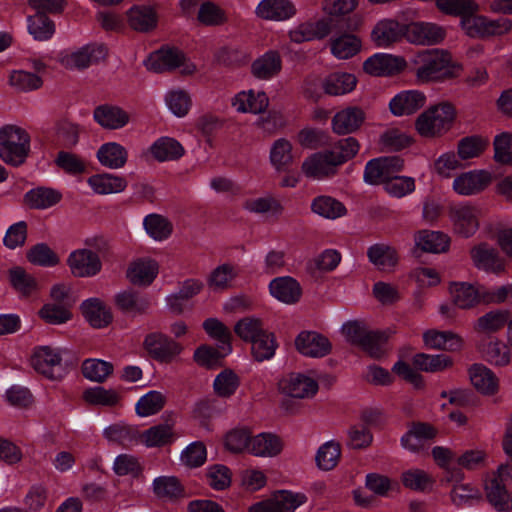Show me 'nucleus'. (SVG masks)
Returning a JSON list of instances; mask_svg holds the SVG:
<instances>
[{
  "label": "nucleus",
  "instance_id": "obj_1",
  "mask_svg": "<svg viewBox=\"0 0 512 512\" xmlns=\"http://www.w3.org/2000/svg\"><path fill=\"white\" fill-rule=\"evenodd\" d=\"M359 143L353 137L339 140L328 149L312 153L301 165L302 173L310 179L323 180L336 174L337 168L353 158Z\"/></svg>",
  "mask_w": 512,
  "mask_h": 512
},
{
  "label": "nucleus",
  "instance_id": "obj_2",
  "mask_svg": "<svg viewBox=\"0 0 512 512\" xmlns=\"http://www.w3.org/2000/svg\"><path fill=\"white\" fill-rule=\"evenodd\" d=\"M410 63L417 81L421 84L457 78L463 71V66L443 49L423 50L415 54Z\"/></svg>",
  "mask_w": 512,
  "mask_h": 512
},
{
  "label": "nucleus",
  "instance_id": "obj_3",
  "mask_svg": "<svg viewBox=\"0 0 512 512\" xmlns=\"http://www.w3.org/2000/svg\"><path fill=\"white\" fill-rule=\"evenodd\" d=\"M31 151L28 131L16 124L0 128V159L7 165L19 167L24 164Z\"/></svg>",
  "mask_w": 512,
  "mask_h": 512
},
{
  "label": "nucleus",
  "instance_id": "obj_4",
  "mask_svg": "<svg viewBox=\"0 0 512 512\" xmlns=\"http://www.w3.org/2000/svg\"><path fill=\"white\" fill-rule=\"evenodd\" d=\"M456 118L455 107L449 102H440L424 110L415 120L416 132L423 138L435 139L446 134Z\"/></svg>",
  "mask_w": 512,
  "mask_h": 512
},
{
  "label": "nucleus",
  "instance_id": "obj_5",
  "mask_svg": "<svg viewBox=\"0 0 512 512\" xmlns=\"http://www.w3.org/2000/svg\"><path fill=\"white\" fill-rule=\"evenodd\" d=\"M478 12L479 10L466 11L460 19V27L468 37L487 39L503 36L512 30V21L509 18H490Z\"/></svg>",
  "mask_w": 512,
  "mask_h": 512
},
{
  "label": "nucleus",
  "instance_id": "obj_6",
  "mask_svg": "<svg viewBox=\"0 0 512 512\" xmlns=\"http://www.w3.org/2000/svg\"><path fill=\"white\" fill-rule=\"evenodd\" d=\"M512 484V466L500 465L496 471L488 473L484 479V491L488 502L499 512L512 510V494L508 487Z\"/></svg>",
  "mask_w": 512,
  "mask_h": 512
},
{
  "label": "nucleus",
  "instance_id": "obj_7",
  "mask_svg": "<svg viewBox=\"0 0 512 512\" xmlns=\"http://www.w3.org/2000/svg\"><path fill=\"white\" fill-rule=\"evenodd\" d=\"M145 65L154 72L178 69L183 75H192L197 70L196 65L181 50L173 47H163L151 53Z\"/></svg>",
  "mask_w": 512,
  "mask_h": 512
},
{
  "label": "nucleus",
  "instance_id": "obj_8",
  "mask_svg": "<svg viewBox=\"0 0 512 512\" xmlns=\"http://www.w3.org/2000/svg\"><path fill=\"white\" fill-rule=\"evenodd\" d=\"M481 214V208L470 202L453 206L449 211L452 231L463 238L472 237L479 229Z\"/></svg>",
  "mask_w": 512,
  "mask_h": 512
},
{
  "label": "nucleus",
  "instance_id": "obj_9",
  "mask_svg": "<svg viewBox=\"0 0 512 512\" xmlns=\"http://www.w3.org/2000/svg\"><path fill=\"white\" fill-rule=\"evenodd\" d=\"M65 349L54 346L36 347L31 355L30 363L35 371L49 379H58L62 375V362Z\"/></svg>",
  "mask_w": 512,
  "mask_h": 512
},
{
  "label": "nucleus",
  "instance_id": "obj_10",
  "mask_svg": "<svg viewBox=\"0 0 512 512\" xmlns=\"http://www.w3.org/2000/svg\"><path fill=\"white\" fill-rule=\"evenodd\" d=\"M106 56L107 49L104 45L91 43L65 51L60 56V63L69 70H84L104 60Z\"/></svg>",
  "mask_w": 512,
  "mask_h": 512
},
{
  "label": "nucleus",
  "instance_id": "obj_11",
  "mask_svg": "<svg viewBox=\"0 0 512 512\" xmlns=\"http://www.w3.org/2000/svg\"><path fill=\"white\" fill-rule=\"evenodd\" d=\"M494 180L488 169H473L457 174L452 181V190L459 196H474L486 190Z\"/></svg>",
  "mask_w": 512,
  "mask_h": 512
},
{
  "label": "nucleus",
  "instance_id": "obj_12",
  "mask_svg": "<svg viewBox=\"0 0 512 512\" xmlns=\"http://www.w3.org/2000/svg\"><path fill=\"white\" fill-rule=\"evenodd\" d=\"M278 388L287 397L309 399L317 394L319 385L310 374L294 372L284 376L279 381Z\"/></svg>",
  "mask_w": 512,
  "mask_h": 512
},
{
  "label": "nucleus",
  "instance_id": "obj_13",
  "mask_svg": "<svg viewBox=\"0 0 512 512\" xmlns=\"http://www.w3.org/2000/svg\"><path fill=\"white\" fill-rule=\"evenodd\" d=\"M66 262L71 274L78 278L94 277L102 269L99 255L87 248L73 250Z\"/></svg>",
  "mask_w": 512,
  "mask_h": 512
},
{
  "label": "nucleus",
  "instance_id": "obj_14",
  "mask_svg": "<svg viewBox=\"0 0 512 512\" xmlns=\"http://www.w3.org/2000/svg\"><path fill=\"white\" fill-rule=\"evenodd\" d=\"M293 0H260L254 9L255 16L262 21L286 22L297 15Z\"/></svg>",
  "mask_w": 512,
  "mask_h": 512
},
{
  "label": "nucleus",
  "instance_id": "obj_15",
  "mask_svg": "<svg viewBox=\"0 0 512 512\" xmlns=\"http://www.w3.org/2000/svg\"><path fill=\"white\" fill-rule=\"evenodd\" d=\"M403 168V161L398 156L380 157L370 160L365 167L364 181L368 184L383 185Z\"/></svg>",
  "mask_w": 512,
  "mask_h": 512
},
{
  "label": "nucleus",
  "instance_id": "obj_16",
  "mask_svg": "<svg viewBox=\"0 0 512 512\" xmlns=\"http://www.w3.org/2000/svg\"><path fill=\"white\" fill-rule=\"evenodd\" d=\"M407 66L406 60L389 53H375L363 63L365 73L372 76H392L401 73Z\"/></svg>",
  "mask_w": 512,
  "mask_h": 512
},
{
  "label": "nucleus",
  "instance_id": "obj_17",
  "mask_svg": "<svg viewBox=\"0 0 512 512\" xmlns=\"http://www.w3.org/2000/svg\"><path fill=\"white\" fill-rule=\"evenodd\" d=\"M448 293L452 304L460 310H470L483 303L482 287L473 283L452 281Z\"/></svg>",
  "mask_w": 512,
  "mask_h": 512
},
{
  "label": "nucleus",
  "instance_id": "obj_18",
  "mask_svg": "<svg viewBox=\"0 0 512 512\" xmlns=\"http://www.w3.org/2000/svg\"><path fill=\"white\" fill-rule=\"evenodd\" d=\"M159 263L149 256H142L133 259L127 268L126 277L128 281L138 287H147L157 278Z\"/></svg>",
  "mask_w": 512,
  "mask_h": 512
},
{
  "label": "nucleus",
  "instance_id": "obj_19",
  "mask_svg": "<svg viewBox=\"0 0 512 512\" xmlns=\"http://www.w3.org/2000/svg\"><path fill=\"white\" fill-rule=\"evenodd\" d=\"M422 341L426 348L448 352H459L464 348L463 337L451 330L426 329L422 333Z\"/></svg>",
  "mask_w": 512,
  "mask_h": 512
},
{
  "label": "nucleus",
  "instance_id": "obj_20",
  "mask_svg": "<svg viewBox=\"0 0 512 512\" xmlns=\"http://www.w3.org/2000/svg\"><path fill=\"white\" fill-rule=\"evenodd\" d=\"M127 25L134 31L149 33L158 26V12L156 5L135 4L125 13Z\"/></svg>",
  "mask_w": 512,
  "mask_h": 512
},
{
  "label": "nucleus",
  "instance_id": "obj_21",
  "mask_svg": "<svg viewBox=\"0 0 512 512\" xmlns=\"http://www.w3.org/2000/svg\"><path fill=\"white\" fill-rule=\"evenodd\" d=\"M231 106L242 114H262L269 106V97L263 90L246 89L231 98Z\"/></svg>",
  "mask_w": 512,
  "mask_h": 512
},
{
  "label": "nucleus",
  "instance_id": "obj_22",
  "mask_svg": "<svg viewBox=\"0 0 512 512\" xmlns=\"http://www.w3.org/2000/svg\"><path fill=\"white\" fill-rule=\"evenodd\" d=\"M297 351L311 358H322L331 352L332 345L327 337L315 331H302L295 339Z\"/></svg>",
  "mask_w": 512,
  "mask_h": 512
},
{
  "label": "nucleus",
  "instance_id": "obj_23",
  "mask_svg": "<svg viewBox=\"0 0 512 512\" xmlns=\"http://www.w3.org/2000/svg\"><path fill=\"white\" fill-rule=\"evenodd\" d=\"M407 40L416 45H434L445 38V29L432 22H412L406 26Z\"/></svg>",
  "mask_w": 512,
  "mask_h": 512
},
{
  "label": "nucleus",
  "instance_id": "obj_24",
  "mask_svg": "<svg viewBox=\"0 0 512 512\" xmlns=\"http://www.w3.org/2000/svg\"><path fill=\"white\" fill-rule=\"evenodd\" d=\"M144 347L153 358L161 362L172 361L182 351L179 343L161 333L147 335Z\"/></svg>",
  "mask_w": 512,
  "mask_h": 512
},
{
  "label": "nucleus",
  "instance_id": "obj_25",
  "mask_svg": "<svg viewBox=\"0 0 512 512\" xmlns=\"http://www.w3.org/2000/svg\"><path fill=\"white\" fill-rule=\"evenodd\" d=\"M426 95L419 90H403L389 101V110L396 117L410 116L426 104Z\"/></svg>",
  "mask_w": 512,
  "mask_h": 512
},
{
  "label": "nucleus",
  "instance_id": "obj_26",
  "mask_svg": "<svg viewBox=\"0 0 512 512\" xmlns=\"http://www.w3.org/2000/svg\"><path fill=\"white\" fill-rule=\"evenodd\" d=\"M282 67L280 53L277 50H268L252 61L250 72L258 80L269 81L281 73Z\"/></svg>",
  "mask_w": 512,
  "mask_h": 512
},
{
  "label": "nucleus",
  "instance_id": "obj_27",
  "mask_svg": "<svg viewBox=\"0 0 512 512\" xmlns=\"http://www.w3.org/2000/svg\"><path fill=\"white\" fill-rule=\"evenodd\" d=\"M482 357L494 366H507L512 359V348L497 337H488L478 344Z\"/></svg>",
  "mask_w": 512,
  "mask_h": 512
},
{
  "label": "nucleus",
  "instance_id": "obj_28",
  "mask_svg": "<svg viewBox=\"0 0 512 512\" xmlns=\"http://www.w3.org/2000/svg\"><path fill=\"white\" fill-rule=\"evenodd\" d=\"M81 313L89 325L95 329L106 328L112 323L111 309L99 298L84 300L80 305Z\"/></svg>",
  "mask_w": 512,
  "mask_h": 512
},
{
  "label": "nucleus",
  "instance_id": "obj_29",
  "mask_svg": "<svg viewBox=\"0 0 512 512\" xmlns=\"http://www.w3.org/2000/svg\"><path fill=\"white\" fill-rule=\"evenodd\" d=\"M366 118L365 112L358 106H348L338 111L332 118L333 131L339 135L350 134L358 130Z\"/></svg>",
  "mask_w": 512,
  "mask_h": 512
},
{
  "label": "nucleus",
  "instance_id": "obj_30",
  "mask_svg": "<svg viewBox=\"0 0 512 512\" xmlns=\"http://www.w3.org/2000/svg\"><path fill=\"white\" fill-rule=\"evenodd\" d=\"M63 198L59 189L48 186H37L28 190L23 196L24 204L30 209L47 210L58 205Z\"/></svg>",
  "mask_w": 512,
  "mask_h": 512
},
{
  "label": "nucleus",
  "instance_id": "obj_31",
  "mask_svg": "<svg viewBox=\"0 0 512 512\" xmlns=\"http://www.w3.org/2000/svg\"><path fill=\"white\" fill-rule=\"evenodd\" d=\"M471 258L474 265L481 270L496 275L506 270V262L498 252L487 244H480L471 250Z\"/></svg>",
  "mask_w": 512,
  "mask_h": 512
},
{
  "label": "nucleus",
  "instance_id": "obj_32",
  "mask_svg": "<svg viewBox=\"0 0 512 512\" xmlns=\"http://www.w3.org/2000/svg\"><path fill=\"white\" fill-rule=\"evenodd\" d=\"M284 442L281 437L271 432L252 435L249 454L260 458H274L282 453Z\"/></svg>",
  "mask_w": 512,
  "mask_h": 512
},
{
  "label": "nucleus",
  "instance_id": "obj_33",
  "mask_svg": "<svg viewBox=\"0 0 512 512\" xmlns=\"http://www.w3.org/2000/svg\"><path fill=\"white\" fill-rule=\"evenodd\" d=\"M93 118L97 124L108 130L121 129L130 121V116L124 109L107 104L96 107Z\"/></svg>",
  "mask_w": 512,
  "mask_h": 512
},
{
  "label": "nucleus",
  "instance_id": "obj_34",
  "mask_svg": "<svg viewBox=\"0 0 512 512\" xmlns=\"http://www.w3.org/2000/svg\"><path fill=\"white\" fill-rule=\"evenodd\" d=\"M473 387L486 396L495 395L499 389V380L495 373L483 364H474L468 370Z\"/></svg>",
  "mask_w": 512,
  "mask_h": 512
},
{
  "label": "nucleus",
  "instance_id": "obj_35",
  "mask_svg": "<svg viewBox=\"0 0 512 512\" xmlns=\"http://www.w3.org/2000/svg\"><path fill=\"white\" fill-rule=\"evenodd\" d=\"M296 159L293 144L286 138L276 139L269 149V162L276 172H287Z\"/></svg>",
  "mask_w": 512,
  "mask_h": 512
},
{
  "label": "nucleus",
  "instance_id": "obj_36",
  "mask_svg": "<svg viewBox=\"0 0 512 512\" xmlns=\"http://www.w3.org/2000/svg\"><path fill=\"white\" fill-rule=\"evenodd\" d=\"M242 208L251 214H267L280 216L284 211L282 203L270 193L247 197L242 202Z\"/></svg>",
  "mask_w": 512,
  "mask_h": 512
},
{
  "label": "nucleus",
  "instance_id": "obj_37",
  "mask_svg": "<svg viewBox=\"0 0 512 512\" xmlns=\"http://www.w3.org/2000/svg\"><path fill=\"white\" fill-rule=\"evenodd\" d=\"M96 158L103 167L118 170L126 165L128 161V151L118 142H106L97 150Z\"/></svg>",
  "mask_w": 512,
  "mask_h": 512
},
{
  "label": "nucleus",
  "instance_id": "obj_38",
  "mask_svg": "<svg viewBox=\"0 0 512 512\" xmlns=\"http://www.w3.org/2000/svg\"><path fill=\"white\" fill-rule=\"evenodd\" d=\"M87 184L97 195L118 194L127 188V181L123 176L107 172L90 176Z\"/></svg>",
  "mask_w": 512,
  "mask_h": 512
},
{
  "label": "nucleus",
  "instance_id": "obj_39",
  "mask_svg": "<svg viewBox=\"0 0 512 512\" xmlns=\"http://www.w3.org/2000/svg\"><path fill=\"white\" fill-rule=\"evenodd\" d=\"M403 34L400 23L393 19H382L371 31V40L378 48H388Z\"/></svg>",
  "mask_w": 512,
  "mask_h": 512
},
{
  "label": "nucleus",
  "instance_id": "obj_40",
  "mask_svg": "<svg viewBox=\"0 0 512 512\" xmlns=\"http://www.w3.org/2000/svg\"><path fill=\"white\" fill-rule=\"evenodd\" d=\"M357 77L348 72H333L322 80L323 91L330 96H342L351 93L357 85Z\"/></svg>",
  "mask_w": 512,
  "mask_h": 512
},
{
  "label": "nucleus",
  "instance_id": "obj_41",
  "mask_svg": "<svg viewBox=\"0 0 512 512\" xmlns=\"http://www.w3.org/2000/svg\"><path fill=\"white\" fill-rule=\"evenodd\" d=\"M272 297L285 304H293L300 299L301 287L290 276H282L273 279L269 284Z\"/></svg>",
  "mask_w": 512,
  "mask_h": 512
},
{
  "label": "nucleus",
  "instance_id": "obj_42",
  "mask_svg": "<svg viewBox=\"0 0 512 512\" xmlns=\"http://www.w3.org/2000/svg\"><path fill=\"white\" fill-rule=\"evenodd\" d=\"M435 435L436 430L431 425L417 423L412 425L402 436L401 445L404 449L416 453L422 450Z\"/></svg>",
  "mask_w": 512,
  "mask_h": 512
},
{
  "label": "nucleus",
  "instance_id": "obj_43",
  "mask_svg": "<svg viewBox=\"0 0 512 512\" xmlns=\"http://www.w3.org/2000/svg\"><path fill=\"white\" fill-rule=\"evenodd\" d=\"M330 25L325 20L310 21L299 24L289 31L292 42L302 43L316 39H322L329 34Z\"/></svg>",
  "mask_w": 512,
  "mask_h": 512
},
{
  "label": "nucleus",
  "instance_id": "obj_44",
  "mask_svg": "<svg viewBox=\"0 0 512 512\" xmlns=\"http://www.w3.org/2000/svg\"><path fill=\"white\" fill-rule=\"evenodd\" d=\"M362 48L360 38L352 33L334 35L330 40L331 54L340 60H346L357 55Z\"/></svg>",
  "mask_w": 512,
  "mask_h": 512
},
{
  "label": "nucleus",
  "instance_id": "obj_45",
  "mask_svg": "<svg viewBox=\"0 0 512 512\" xmlns=\"http://www.w3.org/2000/svg\"><path fill=\"white\" fill-rule=\"evenodd\" d=\"M149 152L155 160L166 162L180 159L184 155L185 149L176 139L163 136L152 143Z\"/></svg>",
  "mask_w": 512,
  "mask_h": 512
},
{
  "label": "nucleus",
  "instance_id": "obj_46",
  "mask_svg": "<svg viewBox=\"0 0 512 512\" xmlns=\"http://www.w3.org/2000/svg\"><path fill=\"white\" fill-rule=\"evenodd\" d=\"M252 430L246 426H236L223 435V446L232 454L249 453Z\"/></svg>",
  "mask_w": 512,
  "mask_h": 512
},
{
  "label": "nucleus",
  "instance_id": "obj_47",
  "mask_svg": "<svg viewBox=\"0 0 512 512\" xmlns=\"http://www.w3.org/2000/svg\"><path fill=\"white\" fill-rule=\"evenodd\" d=\"M367 255L369 261L378 270L384 272L393 271L399 260L396 250L384 243H377L369 247Z\"/></svg>",
  "mask_w": 512,
  "mask_h": 512
},
{
  "label": "nucleus",
  "instance_id": "obj_48",
  "mask_svg": "<svg viewBox=\"0 0 512 512\" xmlns=\"http://www.w3.org/2000/svg\"><path fill=\"white\" fill-rule=\"evenodd\" d=\"M453 359L446 354L417 353L412 358V365L426 373H440L453 366Z\"/></svg>",
  "mask_w": 512,
  "mask_h": 512
},
{
  "label": "nucleus",
  "instance_id": "obj_49",
  "mask_svg": "<svg viewBox=\"0 0 512 512\" xmlns=\"http://www.w3.org/2000/svg\"><path fill=\"white\" fill-rule=\"evenodd\" d=\"M164 103L167 110L177 118L187 116L192 108L193 100L191 94L181 88H172L165 92Z\"/></svg>",
  "mask_w": 512,
  "mask_h": 512
},
{
  "label": "nucleus",
  "instance_id": "obj_50",
  "mask_svg": "<svg viewBox=\"0 0 512 512\" xmlns=\"http://www.w3.org/2000/svg\"><path fill=\"white\" fill-rule=\"evenodd\" d=\"M239 269L230 263H223L214 268L207 277L208 287L213 291H226L233 287Z\"/></svg>",
  "mask_w": 512,
  "mask_h": 512
},
{
  "label": "nucleus",
  "instance_id": "obj_51",
  "mask_svg": "<svg viewBox=\"0 0 512 512\" xmlns=\"http://www.w3.org/2000/svg\"><path fill=\"white\" fill-rule=\"evenodd\" d=\"M509 320L508 310L494 309L478 317L473 324V329L477 333L492 334L507 326Z\"/></svg>",
  "mask_w": 512,
  "mask_h": 512
},
{
  "label": "nucleus",
  "instance_id": "obj_52",
  "mask_svg": "<svg viewBox=\"0 0 512 512\" xmlns=\"http://www.w3.org/2000/svg\"><path fill=\"white\" fill-rule=\"evenodd\" d=\"M416 247L424 252L442 253L448 250L450 238L439 231L422 230L415 234Z\"/></svg>",
  "mask_w": 512,
  "mask_h": 512
},
{
  "label": "nucleus",
  "instance_id": "obj_53",
  "mask_svg": "<svg viewBox=\"0 0 512 512\" xmlns=\"http://www.w3.org/2000/svg\"><path fill=\"white\" fill-rule=\"evenodd\" d=\"M342 448L339 442L329 440L319 446L315 454V464L321 471L335 469L341 459Z\"/></svg>",
  "mask_w": 512,
  "mask_h": 512
},
{
  "label": "nucleus",
  "instance_id": "obj_54",
  "mask_svg": "<svg viewBox=\"0 0 512 512\" xmlns=\"http://www.w3.org/2000/svg\"><path fill=\"white\" fill-rule=\"evenodd\" d=\"M114 304L119 310L131 315L141 314L148 308L147 299L132 289L117 292L114 295Z\"/></svg>",
  "mask_w": 512,
  "mask_h": 512
},
{
  "label": "nucleus",
  "instance_id": "obj_55",
  "mask_svg": "<svg viewBox=\"0 0 512 512\" xmlns=\"http://www.w3.org/2000/svg\"><path fill=\"white\" fill-rule=\"evenodd\" d=\"M240 377L232 369L226 368L216 375L213 380V392L221 399L231 398L240 387Z\"/></svg>",
  "mask_w": 512,
  "mask_h": 512
},
{
  "label": "nucleus",
  "instance_id": "obj_56",
  "mask_svg": "<svg viewBox=\"0 0 512 512\" xmlns=\"http://www.w3.org/2000/svg\"><path fill=\"white\" fill-rule=\"evenodd\" d=\"M84 401L93 406L116 407L120 404V393L112 388L95 386L83 392Z\"/></svg>",
  "mask_w": 512,
  "mask_h": 512
},
{
  "label": "nucleus",
  "instance_id": "obj_57",
  "mask_svg": "<svg viewBox=\"0 0 512 512\" xmlns=\"http://www.w3.org/2000/svg\"><path fill=\"white\" fill-rule=\"evenodd\" d=\"M7 81L13 90L21 93L38 90L43 85V80L39 75L21 69L10 71Z\"/></svg>",
  "mask_w": 512,
  "mask_h": 512
},
{
  "label": "nucleus",
  "instance_id": "obj_58",
  "mask_svg": "<svg viewBox=\"0 0 512 512\" xmlns=\"http://www.w3.org/2000/svg\"><path fill=\"white\" fill-rule=\"evenodd\" d=\"M138 438L143 445L152 448L172 443L175 436L171 425L159 424L139 433Z\"/></svg>",
  "mask_w": 512,
  "mask_h": 512
},
{
  "label": "nucleus",
  "instance_id": "obj_59",
  "mask_svg": "<svg viewBox=\"0 0 512 512\" xmlns=\"http://www.w3.org/2000/svg\"><path fill=\"white\" fill-rule=\"evenodd\" d=\"M143 228L154 241H164L173 231L171 222L164 216L156 213L149 214L143 219Z\"/></svg>",
  "mask_w": 512,
  "mask_h": 512
},
{
  "label": "nucleus",
  "instance_id": "obj_60",
  "mask_svg": "<svg viewBox=\"0 0 512 512\" xmlns=\"http://www.w3.org/2000/svg\"><path fill=\"white\" fill-rule=\"evenodd\" d=\"M72 304L45 303L38 312L39 317L50 325H63L72 320Z\"/></svg>",
  "mask_w": 512,
  "mask_h": 512
},
{
  "label": "nucleus",
  "instance_id": "obj_61",
  "mask_svg": "<svg viewBox=\"0 0 512 512\" xmlns=\"http://www.w3.org/2000/svg\"><path fill=\"white\" fill-rule=\"evenodd\" d=\"M312 211L326 219H337L343 217L347 213L344 204L330 196H318L311 203Z\"/></svg>",
  "mask_w": 512,
  "mask_h": 512
},
{
  "label": "nucleus",
  "instance_id": "obj_62",
  "mask_svg": "<svg viewBox=\"0 0 512 512\" xmlns=\"http://www.w3.org/2000/svg\"><path fill=\"white\" fill-rule=\"evenodd\" d=\"M81 370L83 376L89 381L103 383L113 373L114 367L108 361L90 358L83 361Z\"/></svg>",
  "mask_w": 512,
  "mask_h": 512
},
{
  "label": "nucleus",
  "instance_id": "obj_63",
  "mask_svg": "<svg viewBox=\"0 0 512 512\" xmlns=\"http://www.w3.org/2000/svg\"><path fill=\"white\" fill-rule=\"evenodd\" d=\"M488 145V139L483 136L473 135L464 137L457 144L456 154L463 161L471 160L481 156Z\"/></svg>",
  "mask_w": 512,
  "mask_h": 512
},
{
  "label": "nucleus",
  "instance_id": "obj_64",
  "mask_svg": "<svg viewBox=\"0 0 512 512\" xmlns=\"http://www.w3.org/2000/svg\"><path fill=\"white\" fill-rule=\"evenodd\" d=\"M461 167L458 155L454 151H446L434 160L431 169L439 179H450Z\"/></svg>",
  "mask_w": 512,
  "mask_h": 512
}]
</instances>
